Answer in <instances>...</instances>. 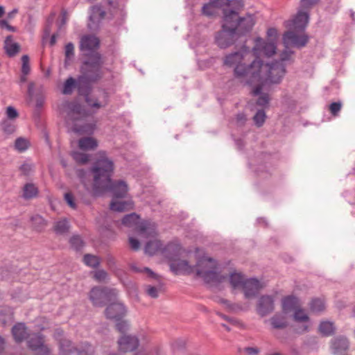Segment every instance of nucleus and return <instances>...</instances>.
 I'll return each instance as SVG.
<instances>
[{
    "mask_svg": "<svg viewBox=\"0 0 355 355\" xmlns=\"http://www.w3.org/2000/svg\"><path fill=\"white\" fill-rule=\"evenodd\" d=\"M69 244L74 250L80 251L85 243L79 235H73L69 239Z\"/></svg>",
    "mask_w": 355,
    "mask_h": 355,
    "instance_id": "ea45409f",
    "label": "nucleus"
},
{
    "mask_svg": "<svg viewBox=\"0 0 355 355\" xmlns=\"http://www.w3.org/2000/svg\"><path fill=\"white\" fill-rule=\"evenodd\" d=\"M216 266L214 265L212 268V270H203L201 268H198L196 270V275L199 277H202L204 282L207 284L210 283H222L227 277L225 275H222L220 273L217 272L214 270L216 269Z\"/></svg>",
    "mask_w": 355,
    "mask_h": 355,
    "instance_id": "4468645a",
    "label": "nucleus"
},
{
    "mask_svg": "<svg viewBox=\"0 0 355 355\" xmlns=\"http://www.w3.org/2000/svg\"><path fill=\"white\" fill-rule=\"evenodd\" d=\"M127 313V310L121 302L116 301L110 302L105 309V315L107 319L114 320H120L123 318Z\"/></svg>",
    "mask_w": 355,
    "mask_h": 355,
    "instance_id": "f8f14e48",
    "label": "nucleus"
},
{
    "mask_svg": "<svg viewBox=\"0 0 355 355\" xmlns=\"http://www.w3.org/2000/svg\"><path fill=\"white\" fill-rule=\"evenodd\" d=\"M100 47V40L93 35H83L80 41L79 49L82 53L83 58L85 54L99 53L98 49Z\"/></svg>",
    "mask_w": 355,
    "mask_h": 355,
    "instance_id": "6e6552de",
    "label": "nucleus"
},
{
    "mask_svg": "<svg viewBox=\"0 0 355 355\" xmlns=\"http://www.w3.org/2000/svg\"><path fill=\"white\" fill-rule=\"evenodd\" d=\"M309 12L305 10H299L293 20V29L298 32L304 31L309 23Z\"/></svg>",
    "mask_w": 355,
    "mask_h": 355,
    "instance_id": "412c9836",
    "label": "nucleus"
},
{
    "mask_svg": "<svg viewBox=\"0 0 355 355\" xmlns=\"http://www.w3.org/2000/svg\"><path fill=\"white\" fill-rule=\"evenodd\" d=\"M297 304V297L288 295L285 297L282 300V311L284 313H290L291 311L295 310Z\"/></svg>",
    "mask_w": 355,
    "mask_h": 355,
    "instance_id": "c756f323",
    "label": "nucleus"
},
{
    "mask_svg": "<svg viewBox=\"0 0 355 355\" xmlns=\"http://www.w3.org/2000/svg\"><path fill=\"white\" fill-rule=\"evenodd\" d=\"M80 76L78 75L76 78L69 77L64 83L62 92L65 95H70L73 93V89H76L78 94L81 96L82 95H87L89 90L87 87L83 86L80 83Z\"/></svg>",
    "mask_w": 355,
    "mask_h": 355,
    "instance_id": "9b49d317",
    "label": "nucleus"
},
{
    "mask_svg": "<svg viewBox=\"0 0 355 355\" xmlns=\"http://www.w3.org/2000/svg\"><path fill=\"white\" fill-rule=\"evenodd\" d=\"M36 352L35 355H50L51 349L45 344L42 347H39Z\"/></svg>",
    "mask_w": 355,
    "mask_h": 355,
    "instance_id": "774afa93",
    "label": "nucleus"
},
{
    "mask_svg": "<svg viewBox=\"0 0 355 355\" xmlns=\"http://www.w3.org/2000/svg\"><path fill=\"white\" fill-rule=\"evenodd\" d=\"M22 198L30 200L38 196V188L33 183H26L23 187Z\"/></svg>",
    "mask_w": 355,
    "mask_h": 355,
    "instance_id": "cd10ccee",
    "label": "nucleus"
},
{
    "mask_svg": "<svg viewBox=\"0 0 355 355\" xmlns=\"http://www.w3.org/2000/svg\"><path fill=\"white\" fill-rule=\"evenodd\" d=\"M216 8H220L224 6H230L231 0H209V1Z\"/></svg>",
    "mask_w": 355,
    "mask_h": 355,
    "instance_id": "680f3d73",
    "label": "nucleus"
},
{
    "mask_svg": "<svg viewBox=\"0 0 355 355\" xmlns=\"http://www.w3.org/2000/svg\"><path fill=\"white\" fill-rule=\"evenodd\" d=\"M349 348V341L345 336H338L331 340L330 349L334 355L346 352Z\"/></svg>",
    "mask_w": 355,
    "mask_h": 355,
    "instance_id": "dca6fc26",
    "label": "nucleus"
},
{
    "mask_svg": "<svg viewBox=\"0 0 355 355\" xmlns=\"http://www.w3.org/2000/svg\"><path fill=\"white\" fill-rule=\"evenodd\" d=\"M296 31H286L283 35V42L286 47L293 46L298 49L305 46L309 42V36L306 34L298 35Z\"/></svg>",
    "mask_w": 355,
    "mask_h": 355,
    "instance_id": "1a4fd4ad",
    "label": "nucleus"
},
{
    "mask_svg": "<svg viewBox=\"0 0 355 355\" xmlns=\"http://www.w3.org/2000/svg\"><path fill=\"white\" fill-rule=\"evenodd\" d=\"M64 200L70 207L73 209L76 208L74 197L71 193H66L64 194Z\"/></svg>",
    "mask_w": 355,
    "mask_h": 355,
    "instance_id": "69168bd1",
    "label": "nucleus"
},
{
    "mask_svg": "<svg viewBox=\"0 0 355 355\" xmlns=\"http://www.w3.org/2000/svg\"><path fill=\"white\" fill-rule=\"evenodd\" d=\"M114 162L106 157L97 159L91 168L93 176V190L96 194L110 191L115 198H123L127 195L128 187L121 180L112 181Z\"/></svg>",
    "mask_w": 355,
    "mask_h": 355,
    "instance_id": "f03ea898",
    "label": "nucleus"
},
{
    "mask_svg": "<svg viewBox=\"0 0 355 355\" xmlns=\"http://www.w3.org/2000/svg\"><path fill=\"white\" fill-rule=\"evenodd\" d=\"M139 339L131 335H123L118 340L119 349L123 352H132L139 346Z\"/></svg>",
    "mask_w": 355,
    "mask_h": 355,
    "instance_id": "f3484780",
    "label": "nucleus"
},
{
    "mask_svg": "<svg viewBox=\"0 0 355 355\" xmlns=\"http://www.w3.org/2000/svg\"><path fill=\"white\" fill-rule=\"evenodd\" d=\"M270 324L272 328L284 329L288 326L286 316L282 313H276L270 318Z\"/></svg>",
    "mask_w": 355,
    "mask_h": 355,
    "instance_id": "393cba45",
    "label": "nucleus"
},
{
    "mask_svg": "<svg viewBox=\"0 0 355 355\" xmlns=\"http://www.w3.org/2000/svg\"><path fill=\"white\" fill-rule=\"evenodd\" d=\"M77 355H94L95 353L94 347L87 341L79 343L76 347Z\"/></svg>",
    "mask_w": 355,
    "mask_h": 355,
    "instance_id": "bb28decb",
    "label": "nucleus"
},
{
    "mask_svg": "<svg viewBox=\"0 0 355 355\" xmlns=\"http://www.w3.org/2000/svg\"><path fill=\"white\" fill-rule=\"evenodd\" d=\"M169 262L170 268L175 275L179 273L190 275L194 272V267L190 266L186 260H181L178 258Z\"/></svg>",
    "mask_w": 355,
    "mask_h": 355,
    "instance_id": "6ab92c4d",
    "label": "nucleus"
},
{
    "mask_svg": "<svg viewBox=\"0 0 355 355\" xmlns=\"http://www.w3.org/2000/svg\"><path fill=\"white\" fill-rule=\"evenodd\" d=\"M4 48L6 53L10 57L15 56L20 50V46L19 44L15 42L12 43V36L8 35L4 41Z\"/></svg>",
    "mask_w": 355,
    "mask_h": 355,
    "instance_id": "a878e982",
    "label": "nucleus"
},
{
    "mask_svg": "<svg viewBox=\"0 0 355 355\" xmlns=\"http://www.w3.org/2000/svg\"><path fill=\"white\" fill-rule=\"evenodd\" d=\"M111 210L117 212H123L132 208V203L128 201H112L110 205Z\"/></svg>",
    "mask_w": 355,
    "mask_h": 355,
    "instance_id": "7c9ffc66",
    "label": "nucleus"
},
{
    "mask_svg": "<svg viewBox=\"0 0 355 355\" xmlns=\"http://www.w3.org/2000/svg\"><path fill=\"white\" fill-rule=\"evenodd\" d=\"M258 96L259 97L256 101V105L263 108L268 107L270 101V95L268 93H263L261 92Z\"/></svg>",
    "mask_w": 355,
    "mask_h": 355,
    "instance_id": "c03bdc74",
    "label": "nucleus"
},
{
    "mask_svg": "<svg viewBox=\"0 0 355 355\" xmlns=\"http://www.w3.org/2000/svg\"><path fill=\"white\" fill-rule=\"evenodd\" d=\"M342 107V103L340 101L333 102L329 105V111L334 116H337Z\"/></svg>",
    "mask_w": 355,
    "mask_h": 355,
    "instance_id": "6e6d98bb",
    "label": "nucleus"
},
{
    "mask_svg": "<svg viewBox=\"0 0 355 355\" xmlns=\"http://www.w3.org/2000/svg\"><path fill=\"white\" fill-rule=\"evenodd\" d=\"M105 60L101 53L85 54L80 65V83L88 89H93V84L98 83L105 76Z\"/></svg>",
    "mask_w": 355,
    "mask_h": 355,
    "instance_id": "7ed1b4c3",
    "label": "nucleus"
},
{
    "mask_svg": "<svg viewBox=\"0 0 355 355\" xmlns=\"http://www.w3.org/2000/svg\"><path fill=\"white\" fill-rule=\"evenodd\" d=\"M65 60L64 62L67 64L68 60H71L74 57V45L72 42H69L65 45L64 48Z\"/></svg>",
    "mask_w": 355,
    "mask_h": 355,
    "instance_id": "de8ad7c7",
    "label": "nucleus"
},
{
    "mask_svg": "<svg viewBox=\"0 0 355 355\" xmlns=\"http://www.w3.org/2000/svg\"><path fill=\"white\" fill-rule=\"evenodd\" d=\"M6 114L9 119H15L19 116L17 110L12 106H8L7 107Z\"/></svg>",
    "mask_w": 355,
    "mask_h": 355,
    "instance_id": "e2e57ef3",
    "label": "nucleus"
},
{
    "mask_svg": "<svg viewBox=\"0 0 355 355\" xmlns=\"http://www.w3.org/2000/svg\"><path fill=\"white\" fill-rule=\"evenodd\" d=\"M146 293L152 298H157L159 296V291L155 286H148Z\"/></svg>",
    "mask_w": 355,
    "mask_h": 355,
    "instance_id": "338daca9",
    "label": "nucleus"
},
{
    "mask_svg": "<svg viewBox=\"0 0 355 355\" xmlns=\"http://www.w3.org/2000/svg\"><path fill=\"white\" fill-rule=\"evenodd\" d=\"M1 126L3 132L8 135L12 134L16 130L15 125L7 119L2 121Z\"/></svg>",
    "mask_w": 355,
    "mask_h": 355,
    "instance_id": "8fccbe9b",
    "label": "nucleus"
},
{
    "mask_svg": "<svg viewBox=\"0 0 355 355\" xmlns=\"http://www.w3.org/2000/svg\"><path fill=\"white\" fill-rule=\"evenodd\" d=\"M293 318L297 322H308L309 320V317L301 309L295 310Z\"/></svg>",
    "mask_w": 355,
    "mask_h": 355,
    "instance_id": "3c124183",
    "label": "nucleus"
},
{
    "mask_svg": "<svg viewBox=\"0 0 355 355\" xmlns=\"http://www.w3.org/2000/svg\"><path fill=\"white\" fill-rule=\"evenodd\" d=\"M238 39L232 28L225 26V21H223L221 29L216 32L215 35V42L220 49L229 47Z\"/></svg>",
    "mask_w": 355,
    "mask_h": 355,
    "instance_id": "0eeeda50",
    "label": "nucleus"
},
{
    "mask_svg": "<svg viewBox=\"0 0 355 355\" xmlns=\"http://www.w3.org/2000/svg\"><path fill=\"white\" fill-rule=\"evenodd\" d=\"M216 8L209 1L202 6L201 14L208 17H212L216 15Z\"/></svg>",
    "mask_w": 355,
    "mask_h": 355,
    "instance_id": "a19ab883",
    "label": "nucleus"
},
{
    "mask_svg": "<svg viewBox=\"0 0 355 355\" xmlns=\"http://www.w3.org/2000/svg\"><path fill=\"white\" fill-rule=\"evenodd\" d=\"M320 0H301L300 6L301 8L309 12V10L316 5Z\"/></svg>",
    "mask_w": 355,
    "mask_h": 355,
    "instance_id": "5fc2aeb1",
    "label": "nucleus"
},
{
    "mask_svg": "<svg viewBox=\"0 0 355 355\" xmlns=\"http://www.w3.org/2000/svg\"><path fill=\"white\" fill-rule=\"evenodd\" d=\"M21 73L28 75L30 73L31 67L29 64V57L28 55H24L21 57Z\"/></svg>",
    "mask_w": 355,
    "mask_h": 355,
    "instance_id": "603ef678",
    "label": "nucleus"
},
{
    "mask_svg": "<svg viewBox=\"0 0 355 355\" xmlns=\"http://www.w3.org/2000/svg\"><path fill=\"white\" fill-rule=\"evenodd\" d=\"M11 334L14 341L20 344L26 340L30 336L28 327L24 322H17L11 329Z\"/></svg>",
    "mask_w": 355,
    "mask_h": 355,
    "instance_id": "a211bd4d",
    "label": "nucleus"
},
{
    "mask_svg": "<svg viewBox=\"0 0 355 355\" xmlns=\"http://www.w3.org/2000/svg\"><path fill=\"white\" fill-rule=\"evenodd\" d=\"M28 146L29 142L24 138L19 137L15 140V147L19 152L26 150L28 148Z\"/></svg>",
    "mask_w": 355,
    "mask_h": 355,
    "instance_id": "09e8293b",
    "label": "nucleus"
},
{
    "mask_svg": "<svg viewBox=\"0 0 355 355\" xmlns=\"http://www.w3.org/2000/svg\"><path fill=\"white\" fill-rule=\"evenodd\" d=\"M67 117L73 123L72 130L78 135H92L96 123L90 113L80 103L75 101L66 102Z\"/></svg>",
    "mask_w": 355,
    "mask_h": 355,
    "instance_id": "20e7f679",
    "label": "nucleus"
},
{
    "mask_svg": "<svg viewBox=\"0 0 355 355\" xmlns=\"http://www.w3.org/2000/svg\"><path fill=\"white\" fill-rule=\"evenodd\" d=\"M309 306L311 311L313 313L322 312L325 309L324 301L320 298L312 299L309 304Z\"/></svg>",
    "mask_w": 355,
    "mask_h": 355,
    "instance_id": "4c0bfd02",
    "label": "nucleus"
},
{
    "mask_svg": "<svg viewBox=\"0 0 355 355\" xmlns=\"http://www.w3.org/2000/svg\"><path fill=\"white\" fill-rule=\"evenodd\" d=\"M185 345H186V342L184 340L178 339V340H175L172 343V349H173V352L180 351V350H182L184 349Z\"/></svg>",
    "mask_w": 355,
    "mask_h": 355,
    "instance_id": "13d9d810",
    "label": "nucleus"
},
{
    "mask_svg": "<svg viewBox=\"0 0 355 355\" xmlns=\"http://www.w3.org/2000/svg\"><path fill=\"white\" fill-rule=\"evenodd\" d=\"M105 261L107 266L110 269L113 270L116 268V260L113 255H112L111 254H107L105 257Z\"/></svg>",
    "mask_w": 355,
    "mask_h": 355,
    "instance_id": "052dcab7",
    "label": "nucleus"
},
{
    "mask_svg": "<svg viewBox=\"0 0 355 355\" xmlns=\"http://www.w3.org/2000/svg\"><path fill=\"white\" fill-rule=\"evenodd\" d=\"M223 21H225V26L232 28L238 38L249 34L256 24L253 14L246 13L240 17L238 11L232 9H223Z\"/></svg>",
    "mask_w": 355,
    "mask_h": 355,
    "instance_id": "39448f33",
    "label": "nucleus"
},
{
    "mask_svg": "<svg viewBox=\"0 0 355 355\" xmlns=\"http://www.w3.org/2000/svg\"><path fill=\"white\" fill-rule=\"evenodd\" d=\"M53 338L55 339L57 343H59L61 340L67 338L64 336V331L61 328H57L54 330Z\"/></svg>",
    "mask_w": 355,
    "mask_h": 355,
    "instance_id": "4d7b16f0",
    "label": "nucleus"
},
{
    "mask_svg": "<svg viewBox=\"0 0 355 355\" xmlns=\"http://www.w3.org/2000/svg\"><path fill=\"white\" fill-rule=\"evenodd\" d=\"M245 279L240 272H232L230 275V283L234 289L242 287Z\"/></svg>",
    "mask_w": 355,
    "mask_h": 355,
    "instance_id": "f704fd0d",
    "label": "nucleus"
},
{
    "mask_svg": "<svg viewBox=\"0 0 355 355\" xmlns=\"http://www.w3.org/2000/svg\"><path fill=\"white\" fill-rule=\"evenodd\" d=\"M27 345L32 351H37L39 347H42L45 342V336L41 333L30 334L26 339Z\"/></svg>",
    "mask_w": 355,
    "mask_h": 355,
    "instance_id": "4be33fe9",
    "label": "nucleus"
},
{
    "mask_svg": "<svg viewBox=\"0 0 355 355\" xmlns=\"http://www.w3.org/2000/svg\"><path fill=\"white\" fill-rule=\"evenodd\" d=\"M245 299H251L256 297L262 288V285L257 278L245 279L241 287Z\"/></svg>",
    "mask_w": 355,
    "mask_h": 355,
    "instance_id": "2eb2a0df",
    "label": "nucleus"
},
{
    "mask_svg": "<svg viewBox=\"0 0 355 355\" xmlns=\"http://www.w3.org/2000/svg\"><path fill=\"white\" fill-rule=\"evenodd\" d=\"M116 288L107 286H94L89 291V299L93 306L103 307L112 302L116 301L118 296Z\"/></svg>",
    "mask_w": 355,
    "mask_h": 355,
    "instance_id": "423d86ee",
    "label": "nucleus"
},
{
    "mask_svg": "<svg viewBox=\"0 0 355 355\" xmlns=\"http://www.w3.org/2000/svg\"><path fill=\"white\" fill-rule=\"evenodd\" d=\"M246 121L247 117L244 113L240 112L236 115V123L238 126H243L245 124Z\"/></svg>",
    "mask_w": 355,
    "mask_h": 355,
    "instance_id": "0e129e2a",
    "label": "nucleus"
},
{
    "mask_svg": "<svg viewBox=\"0 0 355 355\" xmlns=\"http://www.w3.org/2000/svg\"><path fill=\"white\" fill-rule=\"evenodd\" d=\"M97 146L98 142L93 137H83L78 140V147L83 150H94Z\"/></svg>",
    "mask_w": 355,
    "mask_h": 355,
    "instance_id": "c85d7f7f",
    "label": "nucleus"
},
{
    "mask_svg": "<svg viewBox=\"0 0 355 355\" xmlns=\"http://www.w3.org/2000/svg\"><path fill=\"white\" fill-rule=\"evenodd\" d=\"M98 91L101 93L102 101L99 98L94 96H91L92 90H90L87 95H82L84 97L85 103L87 105L93 109L99 110L105 107L109 103V93L105 89H99Z\"/></svg>",
    "mask_w": 355,
    "mask_h": 355,
    "instance_id": "9d476101",
    "label": "nucleus"
},
{
    "mask_svg": "<svg viewBox=\"0 0 355 355\" xmlns=\"http://www.w3.org/2000/svg\"><path fill=\"white\" fill-rule=\"evenodd\" d=\"M214 259L212 258L201 257L197 261L196 264L195 266H193V267H194V270H196L198 268H201V269H203L204 270H212L213 267H211V268L209 267L208 263H214Z\"/></svg>",
    "mask_w": 355,
    "mask_h": 355,
    "instance_id": "58836bf2",
    "label": "nucleus"
},
{
    "mask_svg": "<svg viewBox=\"0 0 355 355\" xmlns=\"http://www.w3.org/2000/svg\"><path fill=\"white\" fill-rule=\"evenodd\" d=\"M116 321V329L120 332L122 336L123 335H127L126 332L129 329V324L126 320H124L122 319H120V320H115Z\"/></svg>",
    "mask_w": 355,
    "mask_h": 355,
    "instance_id": "49530a36",
    "label": "nucleus"
},
{
    "mask_svg": "<svg viewBox=\"0 0 355 355\" xmlns=\"http://www.w3.org/2000/svg\"><path fill=\"white\" fill-rule=\"evenodd\" d=\"M59 355H72L76 352L73 341L69 338L61 340L58 343Z\"/></svg>",
    "mask_w": 355,
    "mask_h": 355,
    "instance_id": "b1692460",
    "label": "nucleus"
},
{
    "mask_svg": "<svg viewBox=\"0 0 355 355\" xmlns=\"http://www.w3.org/2000/svg\"><path fill=\"white\" fill-rule=\"evenodd\" d=\"M71 156L76 162L80 164H87L89 160V155L78 151L72 152Z\"/></svg>",
    "mask_w": 355,
    "mask_h": 355,
    "instance_id": "37998d69",
    "label": "nucleus"
},
{
    "mask_svg": "<svg viewBox=\"0 0 355 355\" xmlns=\"http://www.w3.org/2000/svg\"><path fill=\"white\" fill-rule=\"evenodd\" d=\"M33 228L37 232H42L46 226V221L40 215H35L31 218Z\"/></svg>",
    "mask_w": 355,
    "mask_h": 355,
    "instance_id": "473e14b6",
    "label": "nucleus"
},
{
    "mask_svg": "<svg viewBox=\"0 0 355 355\" xmlns=\"http://www.w3.org/2000/svg\"><path fill=\"white\" fill-rule=\"evenodd\" d=\"M276 49L277 47L274 41H271L264 44L263 51L266 55L270 57L276 53Z\"/></svg>",
    "mask_w": 355,
    "mask_h": 355,
    "instance_id": "a18cd8bd",
    "label": "nucleus"
},
{
    "mask_svg": "<svg viewBox=\"0 0 355 355\" xmlns=\"http://www.w3.org/2000/svg\"><path fill=\"white\" fill-rule=\"evenodd\" d=\"M266 119V114L265 111L263 109L257 110V112L255 113V114L253 116V121L254 122V124L258 128H260L263 125V123H265Z\"/></svg>",
    "mask_w": 355,
    "mask_h": 355,
    "instance_id": "79ce46f5",
    "label": "nucleus"
},
{
    "mask_svg": "<svg viewBox=\"0 0 355 355\" xmlns=\"http://www.w3.org/2000/svg\"><path fill=\"white\" fill-rule=\"evenodd\" d=\"M83 262L85 265L92 268H97L101 263V259L96 255L85 254L83 256Z\"/></svg>",
    "mask_w": 355,
    "mask_h": 355,
    "instance_id": "c9c22d12",
    "label": "nucleus"
},
{
    "mask_svg": "<svg viewBox=\"0 0 355 355\" xmlns=\"http://www.w3.org/2000/svg\"><path fill=\"white\" fill-rule=\"evenodd\" d=\"M182 246L180 243L175 242H169L162 250V254L168 261H172L180 258L182 254Z\"/></svg>",
    "mask_w": 355,
    "mask_h": 355,
    "instance_id": "aec40b11",
    "label": "nucleus"
},
{
    "mask_svg": "<svg viewBox=\"0 0 355 355\" xmlns=\"http://www.w3.org/2000/svg\"><path fill=\"white\" fill-rule=\"evenodd\" d=\"M164 248L163 243L160 240L154 239L148 241L144 247L145 253L153 256L157 252L162 254V250Z\"/></svg>",
    "mask_w": 355,
    "mask_h": 355,
    "instance_id": "5701e85b",
    "label": "nucleus"
},
{
    "mask_svg": "<svg viewBox=\"0 0 355 355\" xmlns=\"http://www.w3.org/2000/svg\"><path fill=\"white\" fill-rule=\"evenodd\" d=\"M224 64L234 67V77L243 85L252 87L250 94L253 96L260 94L265 86L280 84L286 73L285 64L275 61L266 65V74L264 78H261L263 61L252 59V55L246 51L230 53L225 56Z\"/></svg>",
    "mask_w": 355,
    "mask_h": 355,
    "instance_id": "f257e3e1",
    "label": "nucleus"
},
{
    "mask_svg": "<svg viewBox=\"0 0 355 355\" xmlns=\"http://www.w3.org/2000/svg\"><path fill=\"white\" fill-rule=\"evenodd\" d=\"M69 230V225L66 219L57 221L53 226V230L57 234H64L68 232Z\"/></svg>",
    "mask_w": 355,
    "mask_h": 355,
    "instance_id": "e433bc0d",
    "label": "nucleus"
},
{
    "mask_svg": "<svg viewBox=\"0 0 355 355\" xmlns=\"http://www.w3.org/2000/svg\"><path fill=\"white\" fill-rule=\"evenodd\" d=\"M139 218V216L136 213L126 214L121 219V224L128 227H134L138 223Z\"/></svg>",
    "mask_w": 355,
    "mask_h": 355,
    "instance_id": "72a5a7b5",
    "label": "nucleus"
},
{
    "mask_svg": "<svg viewBox=\"0 0 355 355\" xmlns=\"http://www.w3.org/2000/svg\"><path fill=\"white\" fill-rule=\"evenodd\" d=\"M135 227L140 234H144L148 232V224L146 222L139 223V220H138V223Z\"/></svg>",
    "mask_w": 355,
    "mask_h": 355,
    "instance_id": "bf43d9fd",
    "label": "nucleus"
},
{
    "mask_svg": "<svg viewBox=\"0 0 355 355\" xmlns=\"http://www.w3.org/2000/svg\"><path fill=\"white\" fill-rule=\"evenodd\" d=\"M275 310L274 297L269 295H261L257 304V312L261 316L265 317L273 312Z\"/></svg>",
    "mask_w": 355,
    "mask_h": 355,
    "instance_id": "ddd939ff",
    "label": "nucleus"
},
{
    "mask_svg": "<svg viewBox=\"0 0 355 355\" xmlns=\"http://www.w3.org/2000/svg\"><path fill=\"white\" fill-rule=\"evenodd\" d=\"M335 327L333 322L329 321L321 322L318 330L323 336H329L335 333Z\"/></svg>",
    "mask_w": 355,
    "mask_h": 355,
    "instance_id": "2f4dec72",
    "label": "nucleus"
},
{
    "mask_svg": "<svg viewBox=\"0 0 355 355\" xmlns=\"http://www.w3.org/2000/svg\"><path fill=\"white\" fill-rule=\"evenodd\" d=\"M107 272L103 269L96 270L93 275V278L98 282H104L107 278Z\"/></svg>",
    "mask_w": 355,
    "mask_h": 355,
    "instance_id": "864d4df0",
    "label": "nucleus"
}]
</instances>
